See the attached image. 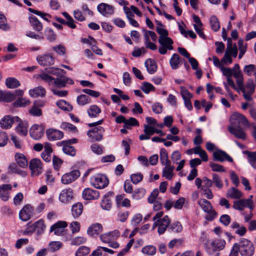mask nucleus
<instances>
[{"label":"nucleus","mask_w":256,"mask_h":256,"mask_svg":"<svg viewBox=\"0 0 256 256\" xmlns=\"http://www.w3.org/2000/svg\"><path fill=\"white\" fill-rule=\"evenodd\" d=\"M91 98L86 94H81L77 97L76 102L80 106H84L90 102Z\"/></svg>","instance_id":"nucleus-44"},{"label":"nucleus","mask_w":256,"mask_h":256,"mask_svg":"<svg viewBox=\"0 0 256 256\" xmlns=\"http://www.w3.org/2000/svg\"><path fill=\"white\" fill-rule=\"evenodd\" d=\"M229 132L238 138L244 140L246 138V134L243 129L240 127L235 128L234 126H230L228 128Z\"/></svg>","instance_id":"nucleus-18"},{"label":"nucleus","mask_w":256,"mask_h":256,"mask_svg":"<svg viewBox=\"0 0 256 256\" xmlns=\"http://www.w3.org/2000/svg\"><path fill=\"white\" fill-rule=\"evenodd\" d=\"M10 28L6 16L0 12V29L6 31L10 30Z\"/></svg>","instance_id":"nucleus-46"},{"label":"nucleus","mask_w":256,"mask_h":256,"mask_svg":"<svg viewBox=\"0 0 256 256\" xmlns=\"http://www.w3.org/2000/svg\"><path fill=\"white\" fill-rule=\"evenodd\" d=\"M159 223V228H158V232L160 234H164L166 228L170 226V220L168 216H165L162 219L158 220Z\"/></svg>","instance_id":"nucleus-22"},{"label":"nucleus","mask_w":256,"mask_h":256,"mask_svg":"<svg viewBox=\"0 0 256 256\" xmlns=\"http://www.w3.org/2000/svg\"><path fill=\"white\" fill-rule=\"evenodd\" d=\"M165 167L163 169L162 176L168 180H171L172 178V172L174 168V166H170V164L164 165Z\"/></svg>","instance_id":"nucleus-39"},{"label":"nucleus","mask_w":256,"mask_h":256,"mask_svg":"<svg viewBox=\"0 0 256 256\" xmlns=\"http://www.w3.org/2000/svg\"><path fill=\"white\" fill-rule=\"evenodd\" d=\"M60 128L66 130H70L72 132H76L77 131V128L72 124L70 123L64 122L62 124Z\"/></svg>","instance_id":"nucleus-62"},{"label":"nucleus","mask_w":256,"mask_h":256,"mask_svg":"<svg viewBox=\"0 0 256 256\" xmlns=\"http://www.w3.org/2000/svg\"><path fill=\"white\" fill-rule=\"evenodd\" d=\"M80 176L78 170H74L64 174L61 178V182L64 184H68L76 180Z\"/></svg>","instance_id":"nucleus-7"},{"label":"nucleus","mask_w":256,"mask_h":256,"mask_svg":"<svg viewBox=\"0 0 256 256\" xmlns=\"http://www.w3.org/2000/svg\"><path fill=\"white\" fill-rule=\"evenodd\" d=\"M30 104V101L24 98H18L14 103V106H26Z\"/></svg>","instance_id":"nucleus-56"},{"label":"nucleus","mask_w":256,"mask_h":256,"mask_svg":"<svg viewBox=\"0 0 256 256\" xmlns=\"http://www.w3.org/2000/svg\"><path fill=\"white\" fill-rule=\"evenodd\" d=\"M28 10L29 12L40 16L44 20H46L47 22H49V20H48L47 17L51 18V16L50 14H47V13L43 12L32 9V8H28Z\"/></svg>","instance_id":"nucleus-58"},{"label":"nucleus","mask_w":256,"mask_h":256,"mask_svg":"<svg viewBox=\"0 0 256 256\" xmlns=\"http://www.w3.org/2000/svg\"><path fill=\"white\" fill-rule=\"evenodd\" d=\"M146 194V190L143 188H138L134 190L132 197L135 200H140L143 198Z\"/></svg>","instance_id":"nucleus-49"},{"label":"nucleus","mask_w":256,"mask_h":256,"mask_svg":"<svg viewBox=\"0 0 256 256\" xmlns=\"http://www.w3.org/2000/svg\"><path fill=\"white\" fill-rule=\"evenodd\" d=\"M225 245L226 242L224 240L217 239L210 242H208L205 244V249L209 254H212L214 252L224 249Z\"/></svg>","instance_id":"nucleus-2"},{"label":"nucleus","mask_w":256,"mask_h":256,"mask_svg":"<svg viewBox=\"0 0 256 256\" xmlns=\"http://www.w3.org/2000/svg\"><path fill=\"white\" fill-rule=\"evenodd\" d=\"M29 167L33 176H38L42 172V164L39 159H32L30 162Z\"/></svg>","instance_id":"nucleus-9"},{"label":"nucleus","mask_w":256,"mask_h":256,"mask_svg":"<svg viewBox=\"0 0 256 256\" xmlns=\"http://www.w3.org/2000/svg\"><path fill=\"white\" fill-rule=\"evenodd\" d=\"M36 231L38 234H42L46 228L44 221L42 220H40L34 222Z\"/></svg>","instance_id":"nucleus-50"},{"label":"nucleus","mask_w":256,"mask_h":256,"mask_svg":"<svg viewBox=\"0 0 256 256\" xmlns=\"http://www.w3.org/2000/svg\"><path fill=\"white\" fill-rule=\"evenodd\" d=\"M46 93L45 88L42 86H38L29 90L30 95L33 98L44 97Z\"/></svg>","instance_id":"nucleus-28"},{"label":"nucleus","mask_w":256,"mask_h":256,"mask_svg":"<svg viewBox=\"0 0 256 256\" xmlns=\"http://www.w3.org/2000/svg\"><path fill=\"white\" fill-rule=\"evenodd\" d=\"M82 197L86 200H96L100 197V192L90 188H86L82 191Z\"/></svg>","instance_id":"nucleus-15"},{"label":"nucleus","mask_w":256,"mask_h":256,"mask_svg":"<svg viewBox=\"0 0 256 256\" xmlns=\"http://www.w3.org/2000/svg\"><path fill=\"white\" fill-rule=\"evenodd\" d=\"M156 31L160 35L158 39V42L160 44H164V42H167L169 44H173L174 42L168 36V33L167 30L156 27Z\"/></svg>","instance_id":"nucleus-13"},{"label":"nucleus","mask_w":256,"mask_h":256,"mask_svg":"<svg viewBox=\"0 0 256 256\" xmlns=\"http://www.w3.org/2000/svg\"><path fill=\"white\" fill-rule=\"evenodd\" d=\"M226 51L228 52V54L231 56H233L234 58H236L238 54V50L236 44L232 46V41L230 38H228V44Z\"/></svg>","instance_id":"nucleus-32"},{"label":"nucleus","mask_w":256,"mask_h":256,"mask_svg":"<svg viewBox=\"0 0 256 256\" xmlns=\"http://www.w3.org/2000/svg\"><path fill=\"white\" fill-rule=\"evenodd\" d=\"M18 125L16 127V132L20 134L26 136L28 134V124L26 122L22 121L20 118L19 120L16 121Z\"/></svg>","instance_id":"nucleus-26"},{"label":"nucleus","mask_w":256,"mask_h":256,"mask_svg":"<svg viewBox=\"0 0 256 256\" xmlns=\"http://www.w3.org/2000/svg\"><path fill=\"white\" fill-rule=\"evenodd\" d=\"M119 235L120 232L117 230H115L113 232L102 234L100 238L102 242L104 243H108L113 240L117 238Z\"/></svg>","instance_id":"nucleus-24"},{"label":"nucleus","mask_w":256,"mask_h":256,"mask_svg":"<svg viewBox=\"0 0 256 256\" xmlns=\"http://www.w3.org/2000/svg\"><path fill=\"white\" fill-rule=\"evenodd\" d=\"M67 226V223L64 221H59L52 225L50 229V232H54L56 235L63 234L64 228Z\"/></svg>","instance_id":"nucleus-21"},{"label":"nucleus","mask_w":256,"mask_h":256,"mask_svg":"<svg viewBox=\"0 0 256 256\" xmlns=\"http://www.w3.org/2000/svg\"><path fill=\"white\" fill-rule=\"evenodd\" d=\"M100 112V108L96 104L90 106L87 110V113L90 118L97 117Z\"/></svg>","instance_id":"nucleus-35"},{"label":"nucleus","mask_w":256,"mask_h":256,"mask_svg":"<svg viewBox=\"0 0 256 256\" xmlns=\"http://www.w3.org/2000/svg\"><path fill=\"white\" fill-rule=\"evenodd\" d=\"M33 214V208L30 204L24 206L19 213L20 218L24 222L29 220Z\"/></svg>","instance_id":"nucleus-12"},{"label":"nucleus","mask_w":256,"mask_h":256,"mask_svg":"<svg viewBox=\"0 0 256 256\" xmlns=\"http://www.w3.org/2000/svg\"><path fill=\"white\" fill-rule=\"evenodd\" d=\"M230 121L234 126H235L237 123L238 124H241L244 126L248 125V124L246 118L244 115L238 112H235L231 116Z\"/></svg>","instance_id":"nucleus-16"},{"label":"nucleus","mask_w":256,"mask_h":256,"mask_svg":"<svg viewBox=\"0 0 256 256\" xmlns=\"http://www.w3.org/2000/svg\"><path fill=\"white\" fill-rule=\"evenodd\" d=\"M252 200L250 199H240L234 202L233 208L238 210H242L245 207H248L252 210Z\"/></svg>","instance_id":"nucleus-10"},{"label":"nucleus","mask_w":256,"mask_h":256,"mask_svg":"<svg viewBox=\"0 0 256 256\" xmlns=\"http://www.w3.org/2000/svg\"><path fill=\"white\" fill-rule=\"evenodd\" d=\"M44 134V128L42 126L34 124L30 130V136L34 140H39Z\"/></svg>","instance_id":"nucleus-14"},{"label":"nucleus","mask_w":256,"mask_h":256,"mask_svg":"<svg viewBox=\"0 0 256 256\" xmlns=\"http://www.w3.org/2000/svg\"><path fill=\"white\" fill-rule=\"evenodd\" d=\"M109 180L108 178L103 174H98L91 178L90 184L98 189L104 188L108 186Z\"/></svg>","instance_id":"nucleus-4"},{"label":"nucleus","mask_w":256,"mask_h":256,"mask_svg":"<svg viewBox=\"0 0 256 256\" xmlns=\"http://www.w3.org/2000/svg\"><path fill=\"white\" fill-rule=\"evenodd\" d=\"M62 246V244L60 242H52L48 244V250L52 252H55L58 250Z\"/></svg>","instance_id":"nucleus-63"},{"label":"nucleus","mask_w":256,"mask_h":256,"mask_svg":"<svg viewBox=\"0 0 256 256\" xmlns=\"http://www.w3.org/2000/svg\"><path fill=\"white\" fill-rule=\"evenodd\" d=\"M210 23L212 29L214 32H217L220 30V24L218 18L214 16H212L210 18Z\"/></svg>","instance_id":"nucleus-51"},{"label":"nucleus","mask_w":256,"mask_h":256,"mask_svg":"<svg viewBox=\"0 0 256 256\" xmlns=\"http://www.w3.org/2000/svg\"><path fill=\"white\" fill-rule=\"evenodd\" d=\"M19 120L18 116H12L10 115H6L4 116L0 120V126L4 129L10 128L12 125Z\"/></svg>","instance_id":"nucleus-8"},{"label":"nucleus","mask_w":256,"mask_h":256,"mask_svg":"<svg viewBox=\"0 0 256 256\" xmlns=\"http://www.w3.org/2000/svg\"><path fill=\"white\" fill-rule=\"evenodd\" d=\"M144 64L148 72L150 74H154L157 70V66L156 62L151 58L147 60L145 62Z\"/></svg>","instance_id":"nucleus-33"},{"label":"nucleus","mask_w":256,"mask_h":256,"mask_svg":"<svg viewBox=\"0 0 256 256\" xmlns=\"http://www.w3.org/2000/svg\"><path fill=\"white\" fill-rule=\"evenodd\" d=\"M46 135L48 140L51 141L60 140L64 137L62 132L54 128L48 129L46 130Z\"/></svg>","instance_id":"nucleus-17"},{"label":"nucleus","mask_w":256,"mask_h":256,"mask_svg":"<svg viewBox=\"0 0 256 256\" xmlns=\"http://www.w3.org/2000/svg\"><path fill=\"white\" fill-rule=\"evenodd\" d=\"M29 22L30 26L34 30L37 32H40L43 28L42 22L34 16H29Z\"/></svg>","instance_id":"nucleus-25"},{"label":"nucleus","mask_w":256,"mask_h":256,"mask_svg":"<svg viewBox=\"0 0 256 256\" xmlns=\"http://www.w3.org/2000/svg\"><path fill=\"white\" fill-rule=\"evenodd\" d=\"M8 137L6 132L0 130V147H4L8 144Z\"/></svg>","instance_id":"nucleus-57"},{"label":"nucleus","mask_w":256,"mask_h":256,"mask_svg":"<svg viewBox=\"0 0 256 256\" xmlns=\"http://www.w3.org/2000/svg\"><path fill=\"white\" fill-rule=\"evenodd\" d=\"M62 14L66 18L67 20L66 21V25L72 28H76V25L74 24V20L66 12H62Z\"/></svg>","instance_id":"nucleus-52"},{"label":"nucleus","mask_w":256,"mask_h":256,"mask_svg":"<svg viewBox=\"0 0 256 256\" xmlns=\"http://www.w3.org/2000/svg\"><path fill=\"white\" fill-rule=\"evenodd\" d=\"M212 184L214 183L216 187L221 189L223 187V183L220 176L216 174H212Z\"/></svg>","instance_id":"nucleus-48"},{"label":"nucleus","mask_w":256,"mask_h":256,"mask_svg":"<svg viewBox=\"0 0 256 256\" xmlns=\"http://www.w3.org/2000/svg\"><path fill=\"white\" fill-rule=\"evenodd\" d=\"M45 70L48 74L57 76H60L61 74L64 75L66 74V72L64 70L54 67L48 68Z\"/></svg>","instance_id":"nucleus-40"},{"label":"nucleus","mask_w":256,"mask_h":256,"mask_svg":"<svg viewBox=\"0 0 256 256\" xmlns=\"http://www.w3.org/2000/svg\"><path fill=\"white\" fill-rule=\"evenodd\" d=\"M143 175L141 173L132 174L130 175V180L134 184H137L142 180Z\"/></svg>","instance_id":"nucleus-64"},{"label":"nucleus","mask_w":256,"mask_h":256,"mask_svg":"<svg viewBox=\"0 0 256 256\" xmlns=\"http://www.w3.org/2000/svg\"><path fill=\"white\" fill-rule=\"evenodd\" d=\"M139 122L136 118L130 117L128 119L126 120L125 124H124V128L127 129H130L131 126H138Z\"/></svg>","instance_id":"nucleus-45"},{"label":"nucleus","mask_w":256,"mask_h":256,"mask_svg":"<svg viewBox=\"0 0 256 256\" xmlns=\"http://www.w3.org/2000/svg\"><path fill=\"white\" fill-rule=\"evenodd\" d=\"M90 249L89 248L82 246H80L76 252V256H85L89 254Z\"/></svg>","instance_id":"nucleus-60"},{"label":"nucleus","mask_w":256,"mask_h":256,"mask_svg":"<svg viewBox=\"0 0 256 256\" xmlns=\"http://www.w3.org/2000/svg\"><path fill=\"white\" fill-rule=\"evenodd\" d=\"M72 190L70 188L64 190L60 194L59 199L62 202H66L72 199Z\"/></svg>","instance_id":"nucleus-27"},{"label":"nucleus","mask_w":256,"mask_h":256,"mask_svg":"<svg viewBox=\"0 0 256 256\" xmlns=\"http://www.w3.org/2000/svg\"><path fill=\"white\" fill-rule=\"evenodd\" d=\"M242 193L236 188H229L226 192V197L233 199H238L242 197Z\"/></svg>","instance_id":"nucleus-34"},{"label":"nucleus","mask_w":256,"mask_h":256,"mask_svg":"<svg viewBox=\"0 0 256 256\" xmlns=\"http://www.w3.org/2000/svg\"><path fill=\"white\" fill-rule=\"evenodd\" d=\"M63 146L62 151L67 155L74 156L76 154V150L73 146L66 144H61Z\"/></svg>","instance_id":"nucleus-47"},{"label":"nucleus","mask_w":256,"mask_h":256,"mask_svg":"<svg viewBox=\"0 0 256 256\" xmlns=\"http://www.w3.org/2000/svg\"><path fill=\"white\" fill-rule=\"evenodd\" d=\"M84 209L82 202H77L72 205V214L74 218H78Z\"/></svg>","instance_id":"nucleus-29"},{"label":"nucleus","mask_w":256,"mask_h":256,"mask_svg":"<svg viewBox=\"0 0 256 256\" xmlns=\"http://www.w3.org/2000/svg\"><path fill=\"white\" fill-rule=\"evenodd\" d=\"M12 186L4 184L0 186V198L4 201H7L10 198V191L12 190Z\"/></svg>","instance_id":"nucleus-23"},{"label":"nucleus","mask_w":256,"mask_h":256,"mask_svg":"<svg viewBox=\"0 0 256 256\" xmlns=\"http://www.w3.org/2000/svg\"><path fill=\"white\" fill-rule=\"evenodd\" d=\"M23 94L24 91L21 90H16L14 92H0V100L9 102L14 100L16 96H22Z\"/></svg>","instance_id":"nucleus-5"},{"label":"nucleus","mask_w":256,"mask_h":256,"mask_svg":"<svg viewBox=\"0 0 256 256\" xmlns=\"http://www.w3.org/2000/svg\"><path fill=\"white\" fill-rule=\"evenodd\" d=\"M210 166L212 168V170L215 172H225L226 170L220 164L214 163L212 162H210L209 163Z\"/></svg>","instance_id":"nucleus-53"},{"label":"nucleus","mask_w":256,"mask_h":256,"mask_svg":"<svg viewBox=\"0 0 256 256\" xmlns=\"http://www.w3.org/2000/svg\"><path fill=\"white\" fill-rule=\"evenodd\" d=\"M69 78L66 76H62V78H54L53 80L54 86L57 88H64L68 82Z\"/></svg>","instance_id":"nucleus-37"},{"label":"nucleus","mask_w":256,"mask_h":256,"mask_svg":"<svg viewBox=\"0 0 256 256\" xmlns=\"http://www.w3.org/2000/svg\"><path fill=\"white\" fill-rule=\"evenodd\" d=\"M198 204L204 212L208 214L206 216L207 220H212L216 216L217 212L212 209V206L210 202L205 199H200Z\"/></svg>","instance_id":"nucleus-3"},{"label":"nucleus","mask_w":256,"mask_h":256,"mask_svg":"<svg viewBox=\"0 0 256 256\" xmlns=\"http://www.w3.org/2000/svg\"><path fill=\"white\" fill-rule=\"evenodd\" d=\"M172 44H169L167 42H164V44H160L162 46L159 48V52L161 54H165L168 50H172L174 49Z\"/></svg>","instance_id":"nucleus-54"},{"label":"nucleus","mask_w":256,"mask_h":256,"mask_svg":"<svg viewBox=\"0 0 256 256\" xmlns=\"http://www.w3.org/2000/svg\"><path fill=\"white\" fill-rule=\"evenodd\" d=\"M56 105L62 110L66 111H71L73 107L68 102L64 100H60L56 102Z\"/></svg>","instance_id":"nucleus-43"},{"label":"nucleus","mask_w":256,"mask_h":256,"mask_svg":"<svg viewBox=\"0 0 256 256\" xmlns=\"http://www.w3.org/2000/svg\"><path fill=\"white\" fill-rule=\"evenodd\" d=\"M100 206L103 210H110L112 206V200L108 196L105 195L103 198Z\"/></svg>","instance_id":"nucleus-38"},{"label":"nucleus","mask_w":256,"mask_h":256,"mask_svg":"<svg viewBox=\"0 0 256 256\" xmlns=\"http://www.w3.org/2000/svg\"><path fill=\"white\" fill-rule=\"evenodd\" d=\"M102 225L97 223L90 226L87 230V232L90 236H94L98 235L102 232Z\"/></svg>","instance_id":"nucleus-30"},{"label":"nucleus","mask_w":256,"mask_h":256,"mask_svg":"<svg viewBox=\"0 0 256 256\" xmlns=\"http://www.w3.org/2000/svg\"><path fill=\"white\" fill-rule=\"evenodd\" d=\"M44 34L47 40L50 42H53L56 40V36L54 32L50 28H46L44 31Z\"/></svg>","instance_id":"nucleus-59"},{"label":"nucleus","mask_w":256,"mask_h":256,"mask_svg":"<svg viewBox=\"0 0 256 256\" xmlns=\"http://www.w3.org/2000/svg\"><path fill=\"white\" fill-rule=\"evenodd\" d=\"M104 132V128L102 126H99L98 127H95L88 130L87 134L90 138H91L92 141H100L103 138L102 134Z\"/></svg>","instance_id":"nucleus-6"},{"label":"nucleus","mask_w":256,"mask_h":256,"mask_svg":"<svg viewBox=\"0 0 256 256\" xmlns=\"http://www.w3.org/2000/svg\"><path fill=\"white\" fill-rule=\"evenodd\" d=\"M170 64L172 69H178L179 68V65L182 64L180 57L177 54H173L170 59Z\"/></svg>","instance_id":"nucleus-31"},{"label":"nucleus","mask_w":256,"mask_h":256,"mask_svg":"<svg viewBox=\"0 0 256 256\" xmlns=\"http://www.w3.org/2000/svg\"><path fill=\"white\" fill-rule=\"evenodd\" d=\"M237 248L241 256H252L254 253V246L250 240L242 238L238 243Z\"/></svg>","instance_id":"nucleus-1"},{"label":"nucleus","mask_w":256,"mask_h":256,"mask_svg":"<svg viewBox=\"0 0 256 256\" xmlns=\"http://www.w3.org/2000/svg\"><path fill=\"white\" fill-rule=\"evenodd\" d=\"M98 10L103 16H108L114 12V8L108 4L101 3L98 6Z\"/></svg>","instance_id":"nucleus-20"},{"label":"nucleus","mask_w":256,"mask_h":256,"mask_svg":"<svg viewBox=\"0 0 256 256\" xmlns=\"http://www.w3.org/2000/svg\"><path fill=\"white\" fill-rule=\"evenodd\" d=\"M160 161L162 165L170 164V161L168 160V152L164 148L160 150Z\"/></svg>","instance_id":"nucleus-41"},{"label":"nucleus","mask_w":256,"mask_h":256,"mask_svg":"<svg viewBox=\"0 0 256 256\" xmlns=\"http://www.w3.org/2000/svg\"><path fill=\"white\" fill-rule=\"evenodd\" d=\"M182 228L180 222H174L171 224H170L168 230H170L172 232L178 233L182 230Z\"/></svg>","instance_id":"nucleus-55"},{"label":"nucleus","mask_w":256,"mask_h":256,"mask_svg":"<svg viewBox=\"0 0 256 256\" xmlns=\"http://www.w3.org/2000/svg\"><path fill=\"white\" fill-rule=\"evenodd\" d=\"M6 84L7 87L10 88H14L20 86L19 81L14 78H6Z\"/></svg>","instance_id":"nucleus-42"},{"label":"nucleus","mask_w":256,"mask_h":256,"mask_svg":"<svg viewBox=\"0 0 256 256\" xmlns=\"http://www.w3.org/2000/svg\"><path fill=\"white\" fill-rule=\"evenodd\" d=\"M36 60L38 64L43 66L52 65L54 62V58L49 54L39 56Z\"/></svg>","instance_id":"nucleus-19"},{"label":"nucleus","mask_w":256,"mask_h":256,"mask_svg":"<svg viewBox=\"0 0 256 256\" xmlns=\"http://www.w3.org/2000/svg\"><path fill=\"white\" fill-rule=\"evenodd\" d=\"M214 160L220 162L228 160L230 162H233V159L226 152L221 150H218L213 152Z\"/></svg>","instance_id":"nucleus-11"},{"label":"nucleus","mask_w":256,"mask_h":256,"mask_svg":"<svg viewBox=\"0 0 256 256\" xmlns=\"http://www.w3.org/2000/svg\"><path fill=\"white\" fill-rule=\"evenodd\" d=\"M16 160L18 164L22 168L27 167L28 162L26 158L22 154H16L15 156Z\"/></svg>","instance_id":"nucleus-36"},{"label":"nucleus","mask_w":256,"mask_h":256,"mask_svg":"<svg viewBox=\"0 0 256 256\" xmlns=\"http://www.w3.org/2000/svg\"><path fill=\"white\" fill-rule=\"evenodd\" d=\"M28 112L30 115L34 116H40L42 114L41 109L34 104Z\"/></svg>","instance_id":"nucleus-61"}]
</instances>
